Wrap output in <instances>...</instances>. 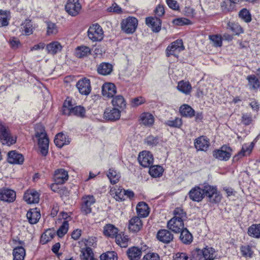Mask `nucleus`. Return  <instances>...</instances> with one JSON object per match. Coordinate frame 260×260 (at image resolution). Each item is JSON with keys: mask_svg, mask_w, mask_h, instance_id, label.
<instances>
[{"mask_svg": "<svg viewBox=\"0 0 260 260\" xmlns=\"http://www.w3.org/2000/svg\"><path fill=\"white\" fill-rule=\"evenodd\" d=\"M36 137L38 138V145L41 154L46 156L48 152L49 139L43 126L39 125L36 126Z\"/></svg>", "mask_w": 260, "mask_h": 260, "instance_id": "f257e3e1", "label": "nucleus"}, {"mask_svg": "<svg viewBox=\"0 0 260 260\" xmlns=\"http://www.w3.org/2000/svg\"><path fill=\"white\" fill-rule=\"evenodd\" d=\"M192 254L196 260L207 259L214 260L216 256L215 250L213 248L208 246L203 249L196 248L192 252Z\"/></svg>", "mask_w": 260, "mask_h": 260, "instance_id": "f03ea898", "label": "nucleus"}, {"mask_svg": "<svg viewBox=\"0 0 260 260\" xmlns=\"http://www.w3.org/2000/svg\"><path fill=\"white\" fill-rule=\"evenodd\" d=\"M204 197L206 196L210 203L212 204H217L219 203L222 199V195L218 191L215 186H212L209 184L204 186Z\"/></svg>", "mask_w": 260, "mask_h": 260, "instance_id": "7ed1b4c3", "label": "nucleus"}, {"mask_svg": "<svg viewBox=\"0 0 260 260\" xmlns=\"http://www.w3.org/2000/svg\"><path fill=\"white\" fill-rule=\"evenodd\" d=\"M138 20L133 17H128L122 20L121 22V29L127 34H133L138 26Z\"/></svg>", "mask_w": 260, "mask_h": 260, "instance_id": "20e7f679", "label": "nucleus"}, {"mask_svg": "<svg viewBox=\"0 0 260 260\" xmlns=\"http://www.w3.org/2000/svg\"><path fill=\"white\" fill-rule=\"evenodd\" d=\"M95 203V199L92 195H85L81 198L80 204L81 212L87 215L92 211L91 206Z\"/></svg>", "mask_w": 260, "mask_h": 260, "instance_id": "39448f33", "label": "nucleus"}, {"mask_svg": "<svg viewBox=\"0 0 260 260\" xmlns=\"http://www.w3.org/2000/svg\"><path fill=\"white\" fill-rule=\"evenodd\" d=\"M88 36L93 42L102 41L104 38V31L102 27L97 23L92 24L88 28Z\"/></svg>", "mask_w": 260, "mask_h": 260, "instance_id": "423d86ee", "label": "nucleus"}, {"mask_svg": "<svg viewBox=\"0 0 260 260\" xmlns=\"http://www.w3.org/2000/svg\"><path fill=\"white\" fill-rule=\"evenodd\" d=\"M0 128V132H1L0 140L3 144L10 146L16 143V136L12 135L8 127L3 125L1 126Z\"/></svg>", "mask_w": 260, "mask_h": 260, "instance_id": "0eeeda50", "label": "nucleus"}, {"mask_svg": "<svg viewBox=\"0 0 260 260\" xmlns=\"http://www.w3.org/2000/svg\"><path fill=\"white\" fill-rule=\"evenodd\" d=\"M184 49V47L182 40L178 39L167 47L166 50V55L168 57L171 55L177 57L178 54Z\"/></svg>", "mask_w": 260, "mask_h": 260, "instance_id": "6e6552de", "label": "nucleus"}, {"mask_svg": "<svg viewBox=\"0 0 260 260\" xmlns=\"http://www.w3.org/2000/svg\"><path fill=\"white\" fill-rule=\"evenodd\" d=\"M231 149L226 146H222L220 149L213 151V156L218 160L226 161L231 156Z\"/></svg>", "mask_w": 260, "mask_h": 260, "instance_id": "1a4fd4ad", "label": "nucleus"}, {"mask_svg": "<svg viewBox=\"0 0 260 260\" xmlns=\"http://www.w3.org/2000/svg\"><path fill=\"white\" fill-rule=\"evenodd\" d=\"M65 9L69 15L76 16L80 13L81 6L78 0H68Z\"/></svg>", "mask_w": 260, "mask_h": 260, "instance_id": "9d476101", "label": "nucleus"}, {"mask_svg": "<svg viewBox=\"0 0 260 260\" xmlns=\"http://www.w3.org/2000/svg\"><path fill=\"white\" fill-rule=\"evenodd\" d=\"M16 198L14 190L6 187L0 188V200L7 202L12 203Z\"/></svg>", "mask_w": 260, "mask_h": 260, "instance_id": "9b49d317", "label": "nucleus"}, {"mask_svg": "<svg viewBox=\"0 0 260 260\" xmlns=\"http://www.w3.org/2000/svg\"><path fill=\"white\" fill-rule=\"evenodd\" d=\"M138 161L143 167H149L153 164V155L149 151H143L140 153Z\"/></svg>", "mask_w": 260, "mask_h": 260, "instance_id": "f8f14e48", "label": "nucleus"}, {"mask_svg": "<svg viewBox=\"0 0 260 260\" xmlns=\"http://www.w3.org/2000/svg\"><path fill=\"white\" fill-rule=\"evenodd\" d=\"M76 86L79 92L83 95H88L91 90L90 82L88 79L83 78L78 81Z\"/></svg>", "mask_w": 260, "mask_h": 260, "instance_id": "ddd939ff", "label": "nucleus"}, {"mask_svg": "<svg viewBox=\"0 0 260 260\" xmlns=\"http://www.w3.org/2000/svg\"><path fill=\"white\" fill-rule=\"evenodd\" d=\"M204 188H201L196 186L192 188L189 192L188 196L190 200L194 202H201L204 198Z\"/></svg>", "mask_w": 260, "mask_h": 260, "instance_id": "4468645a", "label": "nucleus"}, {"mask_svg": "<svg viewBox=\"0 0 260 260\" xmlns=\"http://www.w3.org/2000/svg\"><path fill=\"white\" fill-rule=\"evenodd\" d=\"M145 22L153 32H158L160 30L161 21L159 18L156 17H147Z\"/></svg>", "mask_w": 260, "mask_h": 260, "instance_id": "2eb2a0df", "label": "nucleus"}, {"mask_svg": "<svg viewBox=\"0 0 260 260\" xmlns=\"http://www.w3.org/2000/svg\"><path fill=\"white\" fill-rule=\"evenodd\" d=\"M23 199L28 204H36L39 201L40 194L34 189L27 190L24 193Z\"/></svg>", "mask_w": 260, "mask_h": 260, "instance_id": "dca6fc26", "label": "nucleus"}, {"mask_svg": "<svg viewBox=\"0 0 260 260\" xmlns=\"http://www.w3.org/2000/svg\"><path fill=\"white\" fill-rule=\"evenodd\" d=\"M194 144L197 150L206 151L210 146V141L207 137L201 136L195 140Z\"/></svg>", "mask_w": 260, "mask_h": 260, "instance_id": "f3484780", "label": "nucleus"}, {"mask_svg": "<svg viewBox=\"0 0 260 260\" xmlns=\"http://www.w3.org/2000/svg\"><path fill=\"white\" fill-rule=\"evenodd\" d=\"M8 161L11 164H22L24 161L23 155L16 150L10 151L8 153Z\"/></svg>", "mask_w": 260, "mask_h": 260, "instance_id": "a211bd4d", "label": "nucleus"}, {"mask_svg": "<svg viewBox=\"0 0 260 260\" xmlns=\"http://www.w3.org/2000/svg\"><path fill=\"white\" fill-rule=\"evenodd\" d=\"M68 173L64 169H59L55 171L54 179L57 183L62 184L68 180Z\"/></svg>", "mask_w": 260, "mask_h": 260, "instance_id": "6ab92c4d", "label": "nucleus"}, {"mask_svg": "<svg viewBox=\"0 0 260 260\" xmlns=\"http://www.w3.org/2000/svg\"><path fill=\"white\" fill-rule=\"evenodd\" d=\"M121 111L116 108L107 109L104 112V118L108 120L115 121L119 119Z\"/></svg>", "mask_w": 260, "mask_h": 260, "instance_id": "aec40b11", "label": "nucleus"}, {"mask_svg": "<svg viewBox=\"0 0 260 260\" xmlns=\"http://www.w3.org/2000/svg\"><path fill=\"white\" fill-rule=\"evenodd\" d=\"M168 228L175 233H179L184 229V223L173 218L168 222Z\"/></svg>", "mask_w": 260, "mask_h": 260, "instance_id": "412c9836", "label": "nucleus"}, {"mask_svg": "<svg viewBox=\"0 0 260 260\" xmlns=\"http://www.w3.org/2000/svg\"><path fill=\"white\" fill-rule=\"evenodd\" d=\"M116 92L115 85L111 83H106L102 86V94L105 97L112 98Z\"/></svg>", "mask_w": 260, "mask_h": 260, "instance_id": "4be33fe9", "label": "nucleus"}, {"mask_svg": "<svg viewBox=\"0 0 260 260\" xmlns=\"http://www.w3.org/2000/svg\"><path fill=\"white\" fill-rule=\"evenodd\" d=\"M142 226V220L138 216H134L129 220L128 229L132 232H137L139 231Z\"/></svg>", "mask_w": 260, "mask_h": 260, "instance_id": "5701e85b", "label": "nucleus"}, {"mask_svg": "<svg viewBox=\"0 0 260 260\" xmlns=\"http://www.w3.org/2000/svg\"><path fill=\"white\" fill-rule=\"evenodd\" d=\"M142 254V248L136 246L129 248L126 251V254L129 260H139Z\"/></svg>", "mask_w": 260, "mask_h": 260, "instance_id": "b1692460", "label": "nucleus"}, {"mask_svg": "<svg viewBox=\"0 0 260 260\" xmlns=\"http://www.w3.org/2000/svg\"><path fill=\"white\" fill-rule=\"evenodd\" d=\"M71 142V139L69 138V136L63 133H60L57 134L54 139V143L55 145L61 148L64 145L69 144Z\"/></svg>", "mask_w": 260, "mask_h": 260, "instance_id": "393cba45", "label": "nucleus"}, {"mask_svg": "<svg viewBox=\"0 0 260 260\" xmlns=\"http://www.w3.org/2000/svg\"><path fill=\"white\" fill-rule=\"evenodd\" d=\"M136 211L140 218L147 217L150 212L148 205L144 202H140L137 204Z\"/></svg>", "mask_w": 260, "mask_h": 260, "instance_id": "a878e982", "label": "nucleus"}, {"mask_svg": "<svg viewBox=\"0 0 260 260\" xmlns=\"http://www.w3.org/2000/svg\"><path fill=\"white\" fill-rule=\"evenodd\" d=\"M27 218L31 224L37 223L40 218V211L37 208L30 209L26 214Z\"/></svg>", "mask_w": 260, "mask_h": 260, "instance_id": "bb28decb", "label": "nucleus"}, {"mask_svg": "<svg viewBox=\"0 0 260 260\" xmlns=\"http://www.w3.org/2000/svg\"><path fill=\"white\" fill-rule=\"evenodd\" d=\"M158 240L164 243H169L173 239V235L167 230H159L157 234Z\"/></svg>", "mask_w": 260, "mask_h": 260, "instance_id": "cd10ccee", "label": "nucleus"}, {"mask_svg": "<svg viewBox=\"0 0 260 260\" xmlns=\"http://www.w3.org/2000/svg\"><path fill=\"white\" fill-rule=\"evenodd\" d=\"M62 47L57 41L50 43L46 46V50L48 53L54 55L61 51Z\"/></svg>", "mask_w": 260, "mask_h": 260, "instance_id": "c85d7f7f", "label": "nucleus"}, {"mask_svg": "<svg viewBox=\"0 0 260 260\" xmlns=\"http://www.w3.org/2000/svg\"><path fill=\"white\" fill-rule=\"evenodd\" d=\"M65 112L66 115H74L78 117H83L85 114V110L83 107L77 106L74 107L71 110Z\"/></svg>", "mask_w": 260, "mask_h": 260, "instance_id": "c756f323", "label": "nucleus"}, {"mask_svg": "<svg viewBox=\"0 0 260 260\" xmlns=\"http://www.w3.org/2000/svg\"><path fill=\"white\" fill-rule=\"evenodd\" d=\"M118 230L114 225L111 224H106L104 227L103 233L105 236L114 238L118 234Z\"/></svg>", "mask_w": 260, "mask_h": 260, "instance_id": "7c9ffc66", "label": "nucleus"}, {"mask_svg": "<svg viewBox=\"0 0 260 260\" xmlns=\"http://www.w3.org/2000/svg\"><path fill=\"white\" fill-rule=\"evenodd\" d=\"M112 105L114 108L123 110L126 107V102L124 98L120 95L115 96L112 100Z\"/></svg>", "mask_w": 260, "mask_h": 260, "instance_id": "2f4dec72", "label": "nucleus"}, {"mask_svg": "<svg viewBox=\"0 0 260 260\" xmlns=\"http://www.w3.org/2000/svg\"><path fill=\"white\" fill-rule=\"evenodd\" d=\"M91 53V49L86 46H80L77 47L75 49V54L78 58L86 57Z\"/></svg>", "mask_w": 260, "mask_h": 260, "instance_id": "473e14b6", "label": "nucleus"}, {"mask_svg": "<svg viewBox=\"0 0 260 260\" xmlns=\"http://www.w3.org/2000/svg\"><path fill=\"white\" fill-rule=\"evenodd\" d=\"M115 241L120 247H126L128 245L129 238L127 235L120 233L116 236Z\"/></svg>", "mask_w": 260, "mask_h": 260, "instance_id": "72a5a7b5", "label": "nucleus"}, {"mask_svg": "<svg viewBox=\"0 0 260 260\" xmlns=\"http://www.w3.org/2000/svg\"><path fill=\"white\" fill-rule=\"evenodd\" d=\"M248 81V85L250 89H257L260 86V82L254 75L248 76L246 78Z\"/></svg>", "mask_w": 260, "mask_h": 260, "instance_id": "f704fd0d", "label": "nucleus"}, {"mask_svg": "<svg viewBox=\"0 0 260 260\" xmlns=\"http://www.w3.org/2000/svg\"><path fill=\"white\" fill-rule=\"evenodd\" d=\"M141 122L145 125L151 126L154 121L153 116L149 113H143L140 116Z\"/></svg>", "mask_w": 260, "mask_h": 260, "instance_id": "c9c22d12", "label": "nucleus"}, {"mask_svg": "<svg viewBox=\"0 0 260 260\" xmlns=\"http://www.w3.org/2000/svg\"><path fill=\"white\" fill-rule=\"evenodd\" d=\"M180 114L184 117H192L194 115V110L188 105H183L180 107Z\"/></svg>", "mask_w": 260, "mask_h": 260, "instance_id": "e433bc0d", "label": "nucleus"}, {"mask_svg": "<svg viewBox=\"0 0 260 260\" xmlns=\"http://www.w3.org/2000/svg\"><path fill=\"white\" fill-rule=\"evenodd\" d=\"M21 28L25 35H30L32 34L34 27L31 21L26 19L22 23Z\"/></svg>", "mask_w": 260, "mask_h": 260, "instance_id": "4c0bfd02", "label": "nucleus"}, {"mask_svg": "<svg viewBox=\"0 0 260 260\" xmlns=\"http://www.w3.org/2000/svg\"><path fill=\"white\" fill-rule=\"evenodd\" d=\"M173 218L180 220L184 223V221L187 218V215L186 212L183 210L182 208H176L173 212Z\"/></svg>", "mask_w": 260, "mask_h": 260, "instance_id": "58836bf2", "label": "nucleus"}, {"mask_svg": "<svg viewBox=\"0 0 260 260\" xmlns=\"http://www.w3.org/2000/svg\"><path fill=\"white\" fill-rule=\"evenodd\" d=\"M13 260H24L25 250L22 246L15 247L13 252Z\"/></svg>", "mask_w": 260, "mask_h": 260, "instance_id": "ea45409f", "label": "nucleus"}, {"mask_svg": "<svg viewBox=\"0 0 260 260\" xmlns=\"http://www.w3.org/2000/svg\"><path fill=\"white\" fill-rule=\"evenodd\" d=\"M80 257L81 260H88L94 257V254L91 248L86 247L81 248Z\"/></svg>", "mask_w": 260, "mask_h": 260, "instance_id": "a19ab883", "label": "nucleus"}, {"mask_svg": "<svg viewBox=\"0 0 260 260\" xmlns=\"http://www.w3.org/2000/svg\"><path fill=\"white\" fill-rule=\"evenodd\" d=\"M112 66L108 63H102L98 68V72L103 75H107L112 72Z\"/></svg>", "mask_w": 260, "mask_h": 260, "instance_id": "79ce46f5", "label": "nucleus"}, {"mask_svg": "<svg viewBox=\"0 0 260 260\" xmlns=\"http://www.w3.org/2000/svg\"><path fill=\"white\" fill-rule=\"evenodd\" d=\"M178 89L183 93L189 94L191 90V85L188 82L181 81L178 82Z\"/></svg>", "mask_w": 260, "mask_h": 260, "instance_id": "37998d69", "label": "nucleus"}, {"mask_svg": "<svg viewBox=\"0 0 260 260\" xmlns=\"http://www.w3.org/2000/svg\"><path fill=\"white\" fill-rule=\"evenodd\" d=\"M226 28L231 30L235 35H239L243 32L242 28L237 23L228 22Z\"/></svg>", "mask_w": 260, "mask_h": 260, "instance_id": "c03bdc74", "label": "nucleus"}, {"mask_svg": "<svg viewBox=\"0 0 260 260\" xmlns=\"http://www.w3.org/2000/svg\"><path fill=\"white\" fill-rule=\"evenodd\" d=\"M248 235L253 238L260 237V223L253 224L249 227L248 230Z\"/></svg>", "mask_w": 260, "mask_h": 260, "instance_id": "a18cd8bd", "label": "nucleus"}, {"mask_svg": "<svg viewBox=\"0 0 260 260\" xmlns=\"http://www.w3.org/2000/svg\"><path fill=\"white\" fill-rule=\"evenodd\" d=\"M10 18L9 11L0 10V27L7 26Z\"/></svg>", "mask_w": 260, "mask_h": 260, "instance_id": "49530a36", "label": "nucleus"}, {"mask_svg": "<svg viewBox=\"0 0 260 260\" xmlns=\"http://www.w3.org/2000/svg\"><path fill=\"white\" fill-rule=\"evenodd\" d=\"M180 233H181L180 238L183 243L185 244H189L192 242V235L187 229L184 228Z\"/></svg>", "mask_w": 260, "mask_h": 260, "instance_id": "de8ad7c7", "label": "nucleus"}, {"mask_svg": "<svg viewBox=\"0 0 260 260\" xmlns=\"http://www.w3.org/2000/svg\"><path fill=\"white\" fill-rule=\"evenodd\" d=\"M107 176L109 179L110 182L115 184L117 183L120 178V175L116 170L113 169H110L107 174Z\"/></svg>", "mask_w": 260, "mask_h": 260, "instance_id": "09e8293b", "label": "nucleus"}, {"mask_svg": "<svg viewBox=\"0 0 260 260\" xmlns=\"http://www.w3.org/2000/svg\"><path fill=\"white\" fill-rule=\"evenodd\" d=\"M160 142L159 138L158 137H155L150 135L144 140V143L147 146L153 147L157 146Z\"/></svg>", "mask_w": 260, "mask_h": 260, "instance_id": "8fccbe9b", "label": "nucleus"}, {"mask_svg": "<svg viewBox=\"0 0 260 260\" xmlns=\"http://www.w3.org/2000/svg\"><path fill=\"white\" fill-rule=\"evenodd\" d=\"M166 125L171 127L179 128L182 124L181 118L176 117L175 119L171 118L165 122Z\"/></svg>", "mask_w": 260, "mask_h": 260, "instance_id": "3c124183", "label": "nucleus"}, {"mask_svg": "<svg viewBox=\"0 0 260 260\" xmlns=\"http://www.w3.org/2000/svg\"><path fill=\"white\" fill-rule=\"evenodd\" d=\"M163 169L159 166H152L149 169V174L153 177H159L162 175Z\"/></svg>", "mask_w": 260, "mask_h": 260, "instance_id": "603ef678", "label": "nucleus"}, {"mask_svg": "<svg viewBox=\"0 0 260 260\" xmlns=\"http://www.w3.org/2000/svg\"><path fill=\"white\" fill-rule=\"evenodd\" d=\"M254 147L253 143L250 144H245L242 146L241 151L239 153L238 155L240 156H243L247 154H249Z\"/></svg>", "mask_w": 260, "mask_h": 260, "instance_id": "864d4df0", "label": "nucleus"}, {"mask_svg": "<svg viewBox=\"0 0 260 260\" xmlns=\"http://www.w3.org/2000/svg\"><path fill=\"white\" fill-rule=\"evenodd\" d=\"M54 234L50 230L44 232L41 237L40 242L42 244H45L53 238Z\"/></svg>", "mask_w": 260, "mask_h": 260, "instance_id": "5fc2aeb1", "label": "nucleus"}, {"mask_svg": "<svg viewBox=\"0 0 260 260\" xmlns=\"http://www.w3.org/2000/svg\"><path fill=\"white\" fill-rule=\"evenodd\" d=\"M69 230V223L67 221H64L57 231V235L60 238L63 237Z\"/></svg>", "mask_w": 260, "mask_h": 260, "instance_id": "6e6d98bb", "label": "nucleus"}, {"mask_svg": "<svg viewBox=\"0 0 260 260\" xmlns=\"http://www.w3.org/2000/svg\"><path fill=\"white\" fill-rule=\"evenodd\" d=\"M58 32V28L56 24L51 22H47V35H55Z\"/></svg>", "mask_w": 260, "mask_h": 260, "instance_id": "4d7b16f0", "label": "nucleus"}, {"mask_svg": "<svg viewBox=\"0 0 260 260\" xmlns=\"http://www.w3.org/2000/svg\"><path fill=\"white\" fill-rule=\"evenodd\" d=\"M101 260H117V253L114 251H108L101 255Z\"/></svg>", "mask_w": 260, "mask_h": 260, "instance_id": "13d9d810", "label": "nucleus"}, {"mask_svg": "<svg viewBox=\"0 0 260 260\" xmlns=\"http://www.w3.org/2000/svg\"><path fill=\"white\" fill-rule=\"evenodd\" d=\"M239 17L246 22H249L251 20V15L246 9H243L239 14Z\"/></svg>", "mask_w": 260, "mask_h": 260, "instance_id": "bf43d9fd", "label": "nucleus"}, {"mask_svg": "<svg viewBox=\"0 0 260 260\" xmlns=\"http://www.w3.org/2000/svg\"><path fill=\"white\" fill-rule=\"evenodd\" d=\"M209 39L215 47H220L222 45V38L219 35L209 36Z\"/></svg>", "mask_w": 260, "mask_h": 260, "instance_id": "052dcab7", "label": "nucleus"}, {"mask_svg": "<svg viewBox=\"0 0 260 260\" xmlns=\"http://www.w3.org/2000/svg\"><path fill=\"white\" fill-rule=\"evenodd\" d=\"M241 252L242 255L246 257H251L253 254L251 247L248 245L242 246Z\"/></svg>", "mask_w": 260, "mask_h": 260, "instance_id": "680f3d73", "label": "nucleus"}, {"mask_svg": "<svg viewBox=\"0 0 260 260\" xmlns=\"http://www.w3.org/2000/svg\"><path fill=\"white\" fill-rule=\"evenodd\" d=\"M124 189L121 187H118L115 190V196L114 198L116 200L121 201L124 200Z\"/></svg>", "mask_w": 260, "mask_h": 260, "instance_id": "e2e57ef3", "label": "nucleus"}, {"mask_svg": "<svg viewBox=\"0 0 260 260\" xmlns=\"http://www.w3.org/2000/svg\"><path fill=\"white\" fill-rule=\"evenodd\" d=\"M253 121L252 115L250 113L242 114L241 122L246 125L250 124Z\"/></svg>", "mask_w": 260, "mask_h": 260, "instance_id": "0e129e2a", "label": "nucleus"}, {"mask_svg": "<svg viewBox=\"0 0 260 260\" xmlns=\"http://www.w3.org/2000/svg\"><path fill=\"white\" fill-rule=\"evenodd\" d=\"M74 107V105L72 104V101L69 98H67L65 100L63 107H62V113L65 115V112L71 110Z\"/></svg>", "mask_w": 260, "mask_h": 260, "instance_id": "69168bd1", "label": "nucleus"}, {"mask_svg": "<svg viewBox=\"0 0 260 260\" xmlns=\"http://www.w3.org/2000/svg\"><path fill=\"white\" fill-rule=\"evenodd\" d=\"M146 100L142 96L137 97L132 99L131 106L133 107H137L145 103Z\"/></svg>", "mask_w": 260, "mask_h": 260, "instance_id": "338daca9", "label": "nucleus"}, {"mask_svg": "<svg viewBox=\"0 0 260 260\" xmlns=\"http://www.w3.org/2000/svg\"><path fill=\"white\" fill-rule=\"evenodd\" d=\"M174 260H191L186 253L181 252L176 254Z\"/></svg>", "mask_w": 260, "mask_h": 260, "instance_id": "774afa93", "label": "nucleus"}]
</instances>
